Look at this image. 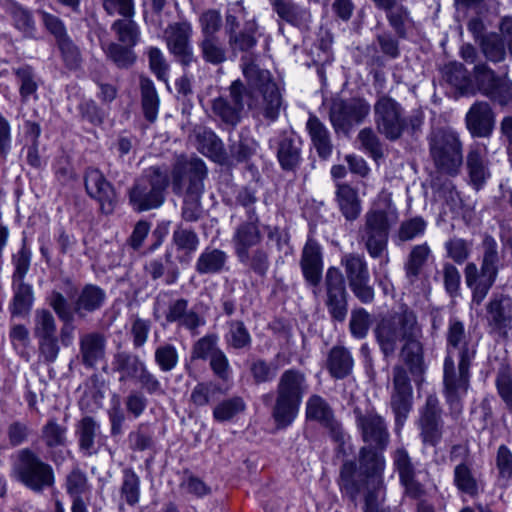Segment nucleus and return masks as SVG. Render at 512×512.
<instances>
[{"label": "nucleus", "mask_w": 512, "mask_h": 512, "mask_svg": "<svg viewBox=\"0 0 512 512\" xmlns=\"http://www.w3.org/2000/svg\"><path fill=\"white\" fill-rule=\"evenodd\" d=\"M308 388L306 376L300 370L288 369L281 374L271 408V417L278 429L287 428L297 418Z\"/></svg>", "instance_id": "obj_5"}, {"label": "nucleus", "mask_w": 512, "mask_h": 512, "mask_svg": "<svg viewBox=\"0 0 512 512\" xmlns=\"http://www.w3.org/2000/svg\"><path fill=\"white\" fill-rule=\"evenodd\" d=\"M134 17H122L115 20L111 30L115 33L119 43L129 46H136L140 40V30Z\"/></svg>", "instance_id": "obj_57"}, {"label": "nucleus", "mask_w": 512, "mask_h": 512, "mask_svg": "<svg viewBox=\"0 0 512 512\" xmlns=\"http://www.w3.org/2000/svg\"><path fill=\"white\" fill-rule=\"evenodd\" d=\"M374 120L377 131L390 141H396L406 132L416 136L422 131L424 113L412 110L407 116L405 109L395 99L381 95L374 104Z\"/></svg>", "instance_id": "obj_3"}, {"label": "nucleus", "mask_w": 512, "mask_h": 512, "mask_svg": "<svg viewBox=\"0 0 512 512\" xmlns=\"http://www.w3.org/2000/svg\"><path fill=\"white\" fill-rule=\"evenodd\" d=\"M349 287L354 296L363 304L374 300V288L370 285V274L365 257L358 253H347L341 258Z\"/></svg>", "instance_id": "obj_14"}, {"label": "nucleus", "mask_w": 512, "mask_h": 512, "mask_svg": "<svg viewBox=\"0 0 512 512\" xmlns=\"http://www.w3.org/2000/svg\"><path fill=\"white\" fill-rule=\"evenodd\" d=\"M3 8L11 16L16 29L22 32L25 37H34L36 28L30 10L14 0H5Z\"/></svg>", "instance_id": "obj_50"}, {"label": "nucleus", "mask_w": 512, "mask_h": 512, "mask_svg": "<svg viewBox=\"0 0 512 512\" xmlns=\"http://www.w3.org/2000/svg\"><path fill=\"white\" fill-rule=\"evenodd\" d=\"M200 56L204 62L217 66L228 59L229 49L219 36L201 37L198 42Z\"/></svg>", "instance_id": "obj_49"}, {"label": "nucleus", "mask_w": 512, "mask_h": 512, "mask_svg": "<svg viewBox=\"0 0 512 512\" xmlns=\"http://www.w3.org/2000/svg\"><path fill=\"white\" fill-rule=\"evenodd\" d=\"M12 72L19 86L21 102L26 103L30 98L38 99V79L34 69L29 65H21L12 68Z\"/></svg>", "instance_id": "obj_54"}, {"label": "nucleus", "mask_w": 512, "mask_h": 512, "mask_svg": "<svg viewBox=\"0 0 512 512\" xmlns=\"http://www.w3.org/2000/svg\"><path fill=\"white\" fill-rule=\"evenodd\" d=\"M354 359L351 352L343 346H334L330 349L326 359V369L334 379H344L353 370Z\"/></svg>", "instance_id": "obj_37"}, {"label": "nucleus", "mask_w": 512, "mask_h": 512, "mask_svg": "<svg viewBox=\"0 0 512 512\" xmlns=\"http://www.w3.org/2000/svg\"><path fill=\"white\" fill-rule=\"evenodd\" d=\"M107 337L99 331H90L79 336L77 358L86 369H96L106 359Z\"/></svg>", "instance_id": "obj_24"}, {"label": "nucleus", "mask_w": 512, "mask_h": 512, "mask_svg": "<svg viewBox=\"0 0 512 512\" xmlns=\"http://www.w3.org/2000/svg\"><path fill=\"white\" fill-rule=\"evenodd\" d=\"M164 257L165 264L161 259H153L145 266V271L152 280L155 281L164 277L165 284L172 285L177 282L180 270L173 261L172 253L170 251H166Z\"/></svg>", "instance_id": "obj_48"}, {"label": "nucleus", "mask_w": 512, "mask_h": 512, "mask_svg": "<svg viewBox=\"0 0 512 512\" xmlns=\"http://www.w3.org/2000/svg\"><path fill=\"white\" fill-rule=\"evenodd\" d=\"M370 110V104L363 98L337 99L330 107L329 117L336 133L348 134L365 120Z\"/></svg>", "instance_id": "obj_15"}, {"label": "nucleus", "mask_w": 512, "mask_h": 512, "mask_svg": "<svg viewBox=\"0 0 512 512\" xmlns=\"http://www.w3.org/2000/svg\"><path fill=\"white\" fill-rule=\"evenodd\" d=\"M179 360V353L175 345L164 342L155 348L154 362L161 372H171L178 366Z\"/></svg>", "instance_id": "obj_59"}, {"label": "nucleus", "mask_w": 512, "mask_h": 512, "mask_svg": "<svg viewBox=\"0 0 512 512\" xmlns=\"http://www.w3.org/2000/svg\"><path fill=\"white\" fill-rule=\"evenodd\" d=\"M323 288L324 304L331 320L344 322L348 314V292L345 277L339 268L331 266L327 269Z\"/></svg>", "instance_id": "obj_12"}, {"label": "nucleus", "mask_w": 512, "mask_h": 512, "mask_svg": "<svg viewBox=\"0 0 512 512\" xmlns=\"http://www.w3.org/2000/svg\"><path fill=\"white\" fill-rule=\"evenodd\" d=\"M429 152L437 170L456 176L463 163L462 142L458 134L449 128L433 130L429 136Z\"/></svg>", "instance_id": "obj_9"}, {"label": "nucleus", "mask_w": 512, "mask_h": 512, "mask_svg": "<svg viewBox=\"0 0 512 512\" xmlns=\"http://www.w3.org/2000/svg\"><path fill=\"white\" fill-rule=\"evenodd\" d=\"M442 410L439 400L434 395H429L424 407L420 411L418 427L420 437L424 445L437 446L443 436Z\"/></svg>", "instance_id": "obj_19"}, {"label": "nucleus", "mask_w": 512, "mask_h": 512, "mask_svg": "<svg viewBox=\"0 0 512 512\" xmlns=\"http://www.w3.org/2000/svg\"><path fill=\"white\" fill-rule=\"evenodd\" d=\"M257 24L254 21L246 22L241 30L227 36L228 49L234 57L239 53L249 54L257 46Z\"/></svg>", "instance_id": "obj_39"}, {"label": "nucleus", "mask_w": 512, "mask_h": 512, "mask_svg": "<svg viewBox=\"0 0 512 512\" xmlns=\"http://www.w3.org/2000/svg\"><path fill=\"white\" fill-rule=\"evenodd\" d=\"M454 484L457 489L469 496H476L479 493V486L471 468L462 462L454 468Z\"/></svg>", "instance_id": "obj_60"}, {"label": "nucleus", "mask_w": 512, "mask_h": 512, "mask_svg": "<svg viewBox=\"0 0 512 512\" xmlns=\"http://www.w3.org/2000/svg\"><path fill=\"white\" fill-rule=\"evenodd\" d=\"M301 146L302 143L300 139L296 137L284 136L280 140L277 149V158L284 171L294 172L299 168L302 162Z\"/></svg>", "instance_id": "obj_38"}, {"label": "nucleus", "mask_w": 512, "mask_h": 512, "mask_svg": "<svg viewBox=\"0 0 512 512\" xmlns=\"http://www.w3.org/2000/svg\"><path fill=\"white\" fill-rule=\"evenodd\" d=\"M48 301L58 318L64 323L60 330V339L65 347H69L73 342L75 329L72 324L74 320L72 308L67 299L58 291H52Z\"/></svg>", "instance_id": "obj_33"}, {"label": "nucleus", "mask_w": 512, "mask_h": 512, "mask_svg": "<svg viewBox=\"0 0 512 512\" xmlns=\"http://www.w3.org/2000/svg\"><path fill=\"white\" fill-rule=\"evenodd\" d=\"M207 174L208 169L201 158L184 155L177 157L171 172L174 194H203Z\"/></svg>", "instance_id": "obj_10"}, {"label": "nucleus", "mask_w": 512, "mask_h": 512, "mask_svg": "<svg viewBox=\"0 0 512 512\" xmlns=\"http://www.w3.org/2000/svg\"><path fill=\"white\" fill-rule=\"evenodd\" d=\"M224 339L227 347L234 350H248L252 345L251 334L242 320L227 322Z\"/></svg>", "instance_id": "obj_55"}, {"label": "nucleus", "mask_w": 512, "mask_h": 512, "mask_svg": "<svg viewBox=\"0 0 512 512\" xmlns=\"http://www.w3.org/2000/svg\"><path fill=\"white\" fill-rule=\"evenodd\" d=\"M120 498L127 505L134 507L140 500V478L132 468L122 471Z\"/></svg>", "instance_id": "obj_58"}, {"label": "nucleus", "mask_w": 512, "mask_h": 512, "mask_svg": "<svg viewBox=\"0 0 512 512\" xmlns=\"http://www.w3.org/2000/svg\"><path fill=\"white\" fill-rule=\"evenodd\" d=\"M106 301V292L95 284H86L79 291L73 305V315L80 319L86 318L100 310Z\"/></svg>", "instance_id": "obj_32"}, {"label": "nucleus", "mask_w": 512, "mask_h": 512, "mask_svg": "<svg viewBox=\"0 0 512 512\" xmlns=\"http://www.w3.org/2000/svg\"><path fill=\"white\" fill-rule=\"evenodd\" d=\"M375 336L381 352L387 358L393 356L398 343H402L399 357L415 381L425 370L423 330L416 313L406 305L382 318L375 328Z\"/></svg>", "instance_id": "obj_2"}, {"label": "nucleus", "mask_w": 512, "mask_h": 512, "mask_svg": "<svg viewBox=\"0 0 512 512\" xmlns=\"http://www.w3.org/2000/svg\"><path fill=\"white\" fill-rule=\"evenodd\" d=\"M146 363L130 351H117L113 355L112 369L119 374V381L136 380L146 367Z\"/></svg>", "instance_id": "obj_35"}, {"label": "nucleus", "mask_w": 512, "mask_h": 512, "mask_svg": "<svg viewBox=\"0 0 512 512\" xmlns=\"http://www.w3.org/2000/svg\"><path fill=\"white\" fill-rule=\"evenodd\" d=\"M300 267L305 281L314 287L313 294L317 295L318 285L322 279L323 261L321 247L314 239H308L304 245Z\"/></svg>", "instance_id": "obj_27"}, {"label": "nucleus", "mask_w": 512, "mask_h": 512, "mask_svg": "<svg viewBox=\"0 0 512 512\" xmlns=\"http://www.w3.org/2000/svg\"><path fill=\"white\" fill-rule=\"evenodd\" d=\"M172 242L176 246L177 251H183L186 255L190 256L198 249L200 240L197 233L192 229L178 226L173 231Z\"/></svg>", "instance_id": "obj_63"}, {"label": "nucleus", "mask_w": 512, "mask_h": 512, "mask_svg": "<svg viewBox=\"0 0 512 512\" xmlns=\"http://www.w3.org/2000/svg\"><path fill=\"white\" fill-rule=\"evenodd\" d=\"M195 138L196 149L212 161L224 164L227 160V153L222 140L210 128L197 125L192 130Z\"/></svg>", "instance_id": "obj_29"}, {"label": "nucleus", "mask_w": 512, "mask_h": 512, "mask_svg": "<svg viewBox=\"0 0 512 512\" xmlns=\"http://www.w3.org/2000/svg\"><path fill=\"white\" fill-rule=\"evenodd\" d=\"M407 370L406 367L401 365H396L393 368V389L390 407L395 417L397 431L404 426L413 404V390Z\"/></svg>", "instance_id": "obj_16"}, {"label": "nucleus", "mask_w": 512, "mask_h": 512, "mask_svg": "<svg viewBox=\"0 0 512 512\" xmlns=\"http://www.w3.org/2000/svg\"><path fill=\"white\" fill-rule=\"evenodd\" d=\"M99 434L100 425L91 416H85L76 423L75 435L78 440V447L85 456H92L98 453L95 440Z\"/></svg>", "instance_id": "obj_36"}, {"label": "nucleus", "mask_w": 512, "mask_h": 512, "mask_svg": "<svg viewBox=\"0 0 512 512\" xmlns=\"http://www.w3.org/2000/svg\"><path fill=\"white\" fill-rule=\"evenodd\" d=\"M397 220V210L392 202L374 205L364 215V224L359 228V241L373 259L385 258L389 262V232Z\"/></svg>", "instance_id": "obj_6"}, {"label": "nucleus", "mask_w": 512, "mask_h": 512, "mask_svg": "<svg viewBox=\"0 0 512 512\" xmlns=\"http://www.w3.org/2000/svg\"><path fill=\"white\" fill-rule=\"evenodd\" d=\"M107 57L119 68H128L136 60L133 46L111 42L106 49Z\"/></svg>", "instance_id": "obj_64"}, {"label": "nucleus", "mask_w": 512, "mask_h": 512, "mask_svg": "<svg viewBox=\"0 0 512 512\" xmlns=\"http://www.w3.org/2000/svg\"><path fill=\"white\" fill-rule=\"evenodd\" d=\"M169 183L167 169L160 166L147 168L129 189V204L136 212L158 209L165 202Z\"/></svg>", "instance_id": "obj_7"}, {"label": "nucleus", "mask_w": 512, "mask_h": 512, "mask_svg": "<svg viewBox=\"0 0 512 512\" xmlns=\"http://www.w3.org/2000/svg\"><path fill=\"white\" fill-rule=\"evenodd\" d=\"M306 128L319 157L322 159L329 158L332 154L333 145L330 132L324 123L315 115H310Z\"/></svg>", "instance_id": "obj_43"}, {"label": "nucleus", "mask_w": 512, "mask_h": 512, "mask_svg": "<svg viewBox=\"0 0 512 512\" xmlns=\"http://www.w3.org/2000/svg\"><path fill=\"white\" fill-rule=\"evenodd\" d=\"M242 69L249 88L240 80L229 86L227 96H219L212 100L211 110L226 126L234 128L242 118L244 107L247 106L254 116L262 115L269 121H275L282 107V95L268 70L261 69L247 56L242 57Z\"/></svg>", "instance_id": "obj_1"}, {"label": "nucleus", "mask_w": 512, "mask_h": 512, "mask_svg": "<svg viewBox=\"0 0 512 512\" xmlns=\"http://www.w3.org/2000/svg\"><path fill=\"white\" fill-rule=\"evenodd\" d=\"M478 46L485 62L498 64L506 59L507 45L503 38L496 32L483 34L478 38Z\"/></svg>", "instance_id": "obj_46"}, {"label": "nucleus", "mask_w": 512, "mask_h": 512, "mask_svg": "<svg viewBox=\"0 0 512 512\" xmlns=\"http://www.w3.org/2000/svg\"><path fill=\"white\" fill-rule=\"evenodd\" d=\"M481 249L482 260L480 265V277L496 281L500 268L498 244L492 236L485 235Z\"/></svg>", "instance_id": "obj_44"}, {"label": "nucleus", "mask_w": 512, "mask_h": 512, "mask_svg": "<svg viewBox=\"0 0 512 512\" xmlns=\"http://www.w3.org/2000/svg\"><path fill=\"white\" fill-rule=\"evenodd\" d=\"M354 414L363 440L375 445L376 448L384 449L389 441V433L384 419L372 410L362 413L359 408H356Z\"/></svg>", "instance_id": "obj_23"}, {"label": "nucleus", "mask_w": 512, "mask_h": 512, "mask_svg": "<svg viewBox=\"0 0 512 512\" xmlns=\"http://www.w3.org/2000/svg\"><path fill=\"white\" fill-rule=\"evenodd\" d=\"M13 297L9 304L12 317H26L33 306L34 293L32 285L25 281L12 282Z\"/></svg>", "instance_id": "obj_41"}, {"label": "nucleus", "mask_w": 512, "mask_h": 512, "mask_svg": "<svg viewBox=\"0 0 512 512\" xmlns=\"http://www.w3.org/2000/svg\"><path fill=\"white\" fill-rule=\"evenodd\" d=\"M140 95L143 115L147 121L153 123L158 117L160 99L154 83L145 76L140 77Z\"/></svg>", "instance_id": "obj_52"}, {"label": "nucleus", "mask_w": 512, "mask_h": 512, "mask_svg": "<svg viewBox=\"0 0 512 512\" xmlns=\"http://www.w3.org/2000/svg\"><path fill=\"white\" fill-rule=\"evenodd\" d=\"M472 361L461 362L458 370L455 368L454 358L446 356L444 360V387L446 401L450 406L460 411V399L466 394L469 387V369Z\"/></svg>", "instance_id": "obj_17"}, {"label": "nucleus", "mask_w": 512, "mask_h": 512, "mask_svg": "<svg viewBox=\"0 0 512 512\" xmlns=\"http://www.w3.org/2000/svg\"><path fill=\"white\" fill-rule=\"evenodd\" d=\"M10 476L36 493L52 487L55 482L52 466L28 447L19 449L12 456Z\"/></svg>", "instance_id": "obj_8"}, {"label": "nucleus", "mask_w": 512, "mask_h": 512, "mask_svg": "<svg viewBox=\"0 0 512 512\" xmlns=\"http://www.w3.org/2000/svg\"><path fill=\"white\" fill-rule=\"evenodd\" d=\"M486 156L487 148L481 143L471 145L466 155V168L470 183L477 190H479L490 177Z\"/></svg>", "instance_id": "obj_31"}, {"label": "nucleus", "mask_w": 512, "mask_h": 512, "mask_svg": "<svg viewBox=\"0 0 512 512\" xmlns=\"http://www.w3.org/2000/svg\"><path fill=\"white\" fill-rule=\"evenodd\" d=\"M85 189L87 194L99 203L104 214L113 213L118 202L117 193L100 170L91 168L86 171Z\"/></svg>", "instance_id": "obj_21"}, {"label": "nucleus", "mask_w": 512, "mask_h": 512, "mask_svg": "<svg viewBox=\"0 0 512 512\" xmlns=\"http://www.w3.org/2000/svg\"><path fill=\"white\" fill-rule=\"evenodd\" d=\"M466 126L473 137H489L494 129L495 116L485 101L474 103L466 114Z\"/></svg>", "instance_id": "obj_28"}, {"label": "nucleus", "mask_w": 512, "mask_h": 512, "mask_svg": "<svg viewBox=\"0 0 512 512\" xmlns=\"http://www.w3.org/2000/svg\"><path fill=\"white\" fill-rule=\"evenodd\" d=\"M359 465L358 470L354 461H345L340 468L338 480L341 492L355 505L364 487V481H376L379 484L380 480L383 479L385 459L376 447L365 446L359 452Z\"/></svg>", "instance_id": "obj_4"}, {"label": "nucleus", "mask_w": 512, "mask_h": 512, "mask_svg": "<svg viewBox=\"0 0 512 512\" xmlns=\"http://www.w3.org/2000/svg\"><path fill=\"white\" fill-rule=\"evenodd\" d=\"M478 91L491 101L506 106L512 103V81L507 74L499 75L487 62L480 61L472 69Z\"/></svg>", "instance_id": "obj_11"}, {"label": "nucleus", "mask_w": 512, "mask_h": 512, "mask_svg": "<svg viewBox=\"0 0 512 512\" xmlns=\"http://www.w3.org/2000/svg\"><path fill=\"white\" fill-rule=\"evenodd\" d=\"M393 466L407 496L417 499L425 493L424 486L417 480V472L408 451L397 448L392 454Z\"/></svg>", "instance_id": "obj_25"}, {"label": "nucleus", "mask_w": 512, "mask_h": 512, "mask_svg": "<svg viewBox=\"0 0 512 512\" xmlns=\"http://www.w3.org/2000/svg\"><path fill=\"white\" fill-rule=\"evenodd\" d=\"M486 321L491 332L507 338L512 330V297L493 293L486 304Z\"/></svg>", "instance_id": "obj_18"}, {"label": "nucleus", "mask_w": 512, "mask_h": 512, "mask_svg": "<svg viewBox=\"0 0 512 512\" xmlns=\"http://www.w3.org/2000/svg\"><path fill=\"white\" fill-rule=\"evenodd\" d=\"M447 356L457 357L461 362L472 361L476 355V343L457 318H450L446 332Z\"/></svg>", "instance_id": "obj_20"}, {"label": "nucleus", "mask_w": 512, "mask_h": 512, "mask_svg": "<svg viewBox=\"0 0 512 512\" xmlns=\"http://www.w3.org/2000/svg\"><path fill=\"white\" fill-rule=\"evenodd\" d=\"M336 200L341 213L348 221H354L361 212V201L357 191L348 184H338Z\"/></svg>", "instance_id": "obj_51"}, {"label": "nucleus", "mask_w": 512, "mask_h": 512, "mask_svg": "<svg viewBox=\"0 0 512 512\" xmlns=\"http://www.w3.org/2000/svg\"><path fill=\"white\" fill-rule=\"evenodd\" d=\"M192 26L188 22L174 23L166 30L167 47L183 66L196 61L190 43Z\"/></svg>", "instance_id": "obj_22"}, {"label": "nucleus", "mask_w": 512, "mask_h": 512, "mask_svg": "<svg viewBox=\"0 0 512 512\" xmlns=\"http://www.w3.org/2000/svg\"><path fill=\"white\" fill-rule=\"evenodd\" d=\"M167 323H176L178 327L191 332L198 333V328L205 324V319L198 312L189 308V301L186 298L172 299L165 311Z\"/></svg>", "instance_id": "obj_26"}, {"label": "nucleus", "mask_w": 512, "mask_h": 512, "mask_svg": "<svg viewBox=\"0 0 512 512\" xmlns=\"http://www.w3.org/2000/svg\"><path fill=\"white\" fill-rule=\"evenodd\" d=\"M228 260L225 251L217 248H205L195 263V270L200 275L217 274L224 270Z\"/></svg>", "instance_id": "obj_47"}, {"label": "nucleus", "mask_w": 512, "mask_h": 512, "mask_svg": "<svg viewBox=\"0 0 512 512\" xmlns=\"http://www.w3.org/2000/svg\"><path fill=\"white\" fill-rule=\"evenodd\" d=\"M431 256L432 250L426 242L411 247L404 263L405 276L410 284L418 281Z\"/></svg>", "instance_id": "obj_40"}, {"label": "nucleus", "mask_w": 512, "mask_h": 512, "mask_svg": "<svg viewBox=\"0 0 512 512\" xmlns=\"http://www.w3.org/2000/svg\"><path fill=\"white\" fill-rule=\"evenodd\" d=\"M246 403L240 396H234L223 400L215 406L213 410V418L218 422H227L244 412Z\"/></svg>", "instance_id": "obj_61"}, {"label": "nucleus", "mask_w": 512, "mask_h": 512, "mask_svg": "<svg viewBox=\"0 0 512 512\" xmlns=\"http://www.w3.org/2000/svg\"><path fill=\"white\" fill-rule=\"evenodd\" d=\"M442 80L464 95L472 90L471 78L465 66L460 62H449L440 68Z\"/></svg>", "instance_id": "obj_42"}, {"label": "nucleus", "mask_w": 512, "mask_h": 512, "mask_svg": "<svg viewBox=\"0 0 512 512\" xmlns=\"http://www.w3.org/2000/svg\"><path fill=\"white\" fill-rule=\"evenodd\" d=\"M239 263L258 276H265L270 267L269 255L263 248L247 249L235 254Z\"/></svg>", "instance_id": "obj_56"}, {"label": "nucleus", "mask_w": 512, "mask_h": 512, "mask_svg": "<svg viewBox=\"0 0 512 512\" xmlns=\"http://www.w3.org/2000/svg\"><path fill=\"white\" fill-rule=\"evenodd\" d=\"M273 11L280 19L298 28H305L311 22V13L292 0H269Z\"/></svg>", "instance_id": "obj_34"}, {"label": "nucleus", "mask_w": 512, "mask_h": 512, "mask_svg": "<svg viewBox=\"0 0 512 512\" xmlns=\"http://www.w3.org/2000/svg\"><path fill=\"white\" fill-rule=\"evenodd\" d=\"M389 25L394 29L399 38H406L407 36V25L412 22L409 10L398 1L393 5L392 8L384 10Z\"/></svg>", "instance_id": "obj_62"}, {"label": "nucleus", "mask_w": 512, "mask_h": 512, "mask_svg": "<svg viewBox=\"0 0 512 512\" xmlns=\"http://www.w3.org/2000/svg\"><path fill=\"white\" fill-rule=\"evenodd\" d=\"M260 224L259 217H248L237 224L231 240L235 254L261 244L263 234Z\"/></svg>", "instance_id": "obj_30"}, {"label": "nucleus", "mask_w": 512, "mask_h": 512, "mask_svg": "<svg viewBox=\"0 0 512 512\" xmlns=\"http://www.w3.org/2000/svg\"><path fill=\"white\" fill-rule=\"evenodd\" d=\"M305 414L308 420L316 421L324 427L330 438L337 444V454H345V442L348 435L345 433L342 424L335 418L333 409L329 403L320 395H311L305 407Z\"/></svg>", "instance_id": "obj_13"}, {"label": "nucleus", "mask_w": 512, "mask_h": 512, "mask_svg": "<svg viewBox=\"0 0 512 512\" xmlns=\"http://www.w3.org/2000/svg\"><path fill=\"white\" fill-rule=\"evenodd\" d=\"M65 489L72 498V505L85 504L83 496L91 492L87 474L78 466L74 467L66 476Z\"/></svg>", "instance_id": "obj_53"}, {"label": "nucleus", "mask_w": 512, "mask_h": 512, "mask_svg": "<svg viewBox=\"0 0 512 512\" xmlns=\"http://www.w3.org/2000/svg\"><path fill=\"white\" fill-rule=\"evenodd\" d=\"M67 426L58 422V419L51 417L41 428V440L54 460V450L65 447L68 443Z\"/></svg>", "instance_id": "obj_45"}]
</instances>
